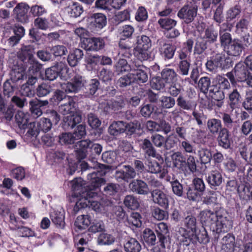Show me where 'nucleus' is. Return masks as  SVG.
<instances>
[{"mask_svg": "<svg viewBox=\"0 0 252 252\" xmlns=\"http://www.w3.org/2000/svg\"><path fill=\"white\" fill-rule=\"evenodd\" d=\"M199 218L201 223L208 226L217 233L228 232L233 227L232 221L227 217L226 211L222 208L215 212L208 209L200 212Z\"/></svg>", "mask_w": 252, "mask_h": 252, "instance_id": "1", "label": "nucleus"}, {"mask_svg": "<svg viewBox=\"0 0 252 252\" xmlns=\"http://www.w3.org/2000/svg\"><path fill=\"white\" fill-rule=\"evenodd\" d=\"M101 175L99 172H94L88 175L87 178L90 180L89 190H85L81 193L78 192L76 194V202L73 210L77 213L79 210L89 207L91 199L97 197V190L105 183L104 179L99 177Z\"/></svg>", "mask_w": 252, "mask_h": 252, "instance_id": "2", "label": "nucleus"}, {"mask_svg": "<svg viewBox=\"0 0 252 252\" xmlns=\"http://www.w3.org/2000/svg\"><path fill=\"white\" fill-rule=\"evenodd\" d=\"M33 49L30 46H25L18 53V58L23 63L22 66H15L11 72V75L15 81L24 78L25 71L27 67L29 71L36 72L39 68L40 64L33 57Z\"/></svg>", "mask_w": 252, "mask_h": 252, "instance_id": "3", "label": "nucleus"}, {"mask_svg": "<svg viewBox=\"0 0 252 252\" xmlns=\"http://www.w3.org/2000/svg\"><path fill=\"white\" fill-rule=\"evenodd\" d=\"M198 87L202 93L205 94L208 93L209 95L215 100L219 101L224 98L225 92L219 90L216 85H211V80L208 77H203L199 79Z\"/></svg>", "mask_w": 252, "mask_h": 252, "instance_id": "4", "label": "nucleus"}, {"mask_svg": "<svg viewBox=\"0 0 252 252\" xmlns=\"http://www.w3.org/2000/svg\"><path fill=\"white\" fill-rule=\"evenodd\" d=\"M86 83V80L83 77L75 73L69 82L63 83L61 86L66 93H76L84 87Z\"/></svg>", "mask_w": 252, "mask_h": 252, "instance_id": "5", "label": "nucleus"}, {"mask_svg": "<svg viewBox=\"0 0 252 252\" xmlns=\"http://www.w3.org/2000/svg\"><path fill=\"white\" fill-rule=\"evenodd\" d=\"M197 12V6L195 4L187 3L178 11V17L189 24L191 23L196 17Z\"/></svg>", "mask_w": 252, "mask_h": 252, "instance_id": "6", "label": "nucleus"}, {"mask_svg": "<svg viewBox=\"0 0 252 252\" xmlns=\"http://www.w3.org/2000/svg\"><path fill=\"white\" fill-rule=\"evenodd\" d=\"M104 46V40L100 37L84 38L81 42V47L86 51L96 52L103 49Z\"/></svg>", "mask_w": 252, "mask_h": 252, "instance_id": "7", "label": "nucleus"}, {"mask_svg": "<svg viewBox=\"0 0 252 252\" xmlns=\"http://www.w3.org/2000/svg\"><path fill=\"white\" fill-rule=\"evenodd\" d=\"M186 240L185 241L186 245H189L190 242L196 243L198 242L200 243H205L209 241L207 233L204 228H202L199 230V232L195 230V232L191 234H186L184 235Z\"/></svg>", "mask_w": 252, "mask_h": 252, "instance_id": "8", "label": "nucleus"}, {"mask_svg": "<svg viewBox=\"0 0 252 252\" xmlns=\"http://www.w3.org/2000/svg\"><path fill=\"white\" fill-rule=\"evenodd\" d=\"M158 51L160 55L165 59H171L173 58L176 47L171 44L167 43L163 38H160L157 40Z\"/></svg>", "mask_w": 252, "mask_h": 252, "instance_id": "9", "label": "nucleus"}, {"mask_svg": "<svg viewBox=\"0 0 252 252\" xmlns=\"http://www.w3.org/2000/svg\"><path fill=\"white\" fill-rule=\"evenodd\" d=\"M89 27L92 31L102 29L106 24V18L101 13H95L90 18Z\"/></svg>", "mask_w": 252, "mask_h": 252, "instance_id": "10", "label": "nucleus"}, {"mask_svg": "<svg viewBox=\"0 0 252 252\" xmlns=\"http://www.w3.org/2000/svg\"><path fill=\"white\" fill-rule=\"evenodd\" d=\"M67 71V67L62 62L58 63L55 65L45 70V78L50 81L56 79L60 73L63 71Z\"/></svg>", "mask_w": 252, "mask_h": 252, "instance_id": "11", "label": "nucleus"}, {"mask_svg": "<svg viewBox=\"0 0 252 252\" xmlns=\"http://www.w3.org/2000/svg\"><path fill=\"white\" fill-rule=\"evenodd\" d=\"M143 66L141 64H132V69H131L133 82L138 83H143L147 81L148 76L147 73L142 69Z\"/></svg>", "mask_w": 252, "mask_h": 252, "instance_id": "12", "label": "nucleus"}, {"mask_svg": "<svg viewBox=\"0 0 252 252\" xmlns=\"http://www.w3.org/2000/svg\"><path fill=\"white\" fill-rule=\"evenodd\" d=\"M152 200L161 207L167 208L169 205L168 195L163 191L156 189L151 192Z\"/></svg>", "mask_w": 252, "mask_h": 252, "instance_id": "13", "label": "nucleus"}, {"mask_svg": "<svg viewBox=\"0 0 252 252\" xmlns=\"http://www.w3.org/2000/svg\"><path fill=\"white\" fill-rule=\"evenodd\" d=\"M29 9V6L26 3L21 2L18 4L13 9V13L16 15V19L21 23L27 22V13Z\"/></svg>", "mask_w": 252, "mask_h": 252, "instance_id": "14", "label": "nucleus"}, {"mask_svg": "<svg viewBox=\"0 0 252 252\" xmlns=\"http://www.w3.org/2000/svg\"><path fill=\"white\" fill-rule=\"evenodd\" d=\"M234 72L238 81L244 82L248 78L251 71L247 67L246 63L244 62H240L235 65Z\"/></svg>", "mask_w": 252, "mask_h": 252, "instance_id": "15", "label": "nucleus"}, {"mask_svg": "<svg viewBox=\"0 0 252 252\" xmlns=\"http://www.w3.org/2000/svg\"><path fill=\"white\" fill-rule=\"evenodd\" d=\"M207 181L212 189L220 186L223 182L221 173L218 170H212L209 173Z\"/></svg>", "mask_w": 252, "mask_h": 252, "instance_id": "16", "label": "nucleus"}, {"mask_svg": "<svg viewBox=\"0 0 252 252\" xmlns=\"http://www.w3.org/2000/svg\"><path fill=\"white\" fill-rule=\"evenodd\" d=\"M129 189L139 194L145 195L149 192L147 184L141 180H134L129 185Z\"/></svg>", "mask_w": 252, "mask_h": 252, "instance_id": "17", "label": "nucleus"}, {"mask_svg": "<svg viewBox=\"0 0 252 252\" xmlns=\"http://www.w3.org/2000/svg\"><path fill=\"white\" fill-rule=\"evenodd\" d=\"M225 50L228 55L238 57L240 55L243 49L239 39H234L227 45Z\"/></svg>", "mask_w": 252, "mask_h": 252, "instance_id": "18", "label": "nucleus"}, {"mask_svg": "<svg viewBox=\"0 0 252 252\" xmlns=\"http://www.w3.org/2000/svg\"><path fill=\"white\" fill-rule=\"evenodd\" d=\"M48 104V101L47 100L41 101L38 99H35L30 101V109L31 110L32 116L36 118L40 116L42 114V112L40 109V107L42 106H46Z\"/></svg>", "mask_w": 252, "mask_h": 252, "instance_id": "19", "label": "nucleus"}, {"mask_svg": "<svg viewBox=\"0 0 252 252\" xmlns=\"http://www.w3.org/2000/svg\"><path fill=\"white\" fill-rule=\"evenodd\" d=\"M94 198H92L90 202L89 207L92 208L96 212L102 214H107V213L111 209L112 205L110 202L106 204L100 203L96 200H94Z\"/></svg>", "mask_w": 252, "mask_h": 252, "instance_id": "20", "label": "nucleus"}, {"mask_svg": "<svg viewBox=\"0 0 252 252\" xmlns=\"http://www.w3.org/2000/svg\"><path fill=\"white\" fill-rule=\"evenodd\" d=\"M84 56L83 51L78 48H76L71 51L68 56L67 62L71 66L77 65Z\"/></svg>", "mask_w": 252, "mask_h": 252, "instance_id": "21", "label": "nucleus"}, {"mask_svg": "<svg viewBox=\"0 0 252 252\" xmlns=\"http://www.w3.org/2000/svg\"><path fill=\"white\" fill-rule=\"evenodd\" d=\"M65 9L70 16L75 18L80 16L83 12L82 5L78 2H73L71 0Z\"/></svg>", "mask_w": 252, "mask_h": 252, "instance_id": "22", "label": "nucleus"}, {"mask_svg": "<svg viewBox=\"0 0 252 252\" xmlns=\"http://www.w3.org/2000/svg\"><path fill=\"white\" fill-rule=\"evenodd\" d=\"M92 141L86 139L79 141L77 144L78 155L81 159L86 158L88 151L91 149Z\"/></svg>", "mask_w": 252, "mask_h": 252, "instance_id": "23", "label": "nucleus"}, {"mask_svg": "<svg viewBox=\"0 0 252 252\" xmlns=\"http://www.w3.org/2000/svg\"><path fill=\"white\" fill-rule=\"evenodd\" d=\"M126 252H140L141 247L139 242L135 238L127 239L124 244Z\"/></svg>", "mask_w": 252, "mask_h": 252, "instance_id": "24", "label": "nucleus"}, {"mask_svg": "<svg viewBox=\"0 0 252 252\" xmlns=\"http://www.w3.org/2000/svg\"><path fill=\"white\" fill-rule=\"evenodd\" d=\"M82 121V116L78 113L67 116L63 119L64 127L66 128H73Z\"/></svg>", "mask_w": 252, "mask_h": 252, "instance_id": "25", "label": "nucleus"}, {"mask_svg": "<svg viewBox=\"0 0 252 252\" xmlns=\"http://www.w3.org/2000/svg\"><path fill=\"white\" fill-rule=\"evenodd\" d=\"M207 125L209 132L213 135L219 133L223 128L221 121L215 118L209 119Z\"/></svg>", "mask_w": 252, "mask_h": 252, "instance_id": "26", "label": "nucleus"}, {"mask_svg": "<svg viewBox=\"0 0 252 252\" xmlns=\"http://www.w3.org/2000/svg\"><path fill=\"white\" fill-rule=\"evenodd\" d=\"M88 185L86 187H84L85 185V181L81 178H78L71 181V185L72 189L74 191H76L75 194H78V192L81 193L85 190H89L90 185V180H89Z\"/></svg>", "mask_w": 252, "mask_h": 252, "instance_id": "27", "label": "nucleus"}, {"mask_svg": "<svg viewBox=\"0 0 252 252\" xmlns=\"http://www.w3.org/2000/svg\"><path fill=\"white\" fill-rule=\"evenodd\" d=\"M91 223V218L88 215H82L79 216L75 221V226L79 230L87 228Z\"/></svg>", "mask_w": 252, "mask_h": 252, "instance_id": "28", "label": "nucleus"}, {"mask_svg": "<svg viewBox=\"0 0 252 252\" xmlns=\"http://www.w3.org/2000/svg\"><path fill=\"white\" fill-rule=\"evenodd\" d=\"M75 102L71 98L67 97L65 103L61 104L59 107V111L63 115L71 114L75 110Z\"/></svg>", "mask_w": 252, "mask_h": 252, "instance_id": "29", "label": "nucleus"}, {"mask_svg": "<svg viewBox=\"0 0 252 252\" xmlns=\"http://www.w3.org/2000/svg\"><path fill=\"white\" fill-rule=\"evenodd\" d=\"M87 61L89 63H94L97 64L99 63L102 65H111L112 63L110 58L107 56H90L87 58Z\"/></svg>", "mask_w": 252, "mask_h": 252, "instance_id": "30", "label": "nucleus"}, {"mask_svg": "<svg viewBox=\"0 0 252 252\" xmlns=\"http://www.w3.org/2000/svg\"><path fill=\"white\" fill-rule=\"evenodd\" d=\"M219 145L225 148H228L230 146V141L229 138V133L227 130L223 128L219 133L218 137Z\"/></svg>", "mask_w": 252, "mask_h": 252, "instance_id": "31", "label": "nucleus"}, {"mask_svg": "<svg viewBox=\"0 0 252 252\" xmlns=\"http://www.w3.org/2000/svg\"><path fill=\"white\" fill-rule=\"evenodd\" d=\"M177 74L173 69L164 68L161 72V77L165 83H173L176 80Z\"/></svg>", "mask_w": 252, "mask_h": 252, "instance_id": "32", "label": "nucleus"}, {"mask_svg": "<svg viewBox=\"0 0 252 252\" xmlns=\"http://www.w3.org/2000/svg\"><path fill=\"white\" fill-rule=\"evenodd\" d=\"M126 131L125 122L118 121L113 122L109 127L110 133L113 135H117L119 133H123Z\"/></svg>", "mask_w": 252, "mask_h": 252, "instance_id": "33", "label": "nucleus"}, {"mask_svg": "<svg viewBox=\"0 0 252 252\" xmlns=\"http://www.w3.org/2000/svg\"><path fill=\"white\" fill-rule=\"evenodd\" d=\"M241 12V8L239 5H235L230 7L226 13V19L227 22H231L238 18Z\"/></svg>", "mask_w": 252, "mask_h": 252, "instance_id": "34", "label": "nucleus"}, {"mask_svg": "<svg viewBox=\"0 0 252 252\" xmlns=\"http://www.w3.org/2000/svg\"><path fill=\"white\" fill-rule=\"evenodd\" d=\"M222 249L226 252L232 250L235 244V237L230 234H227L222 239Z\"/></svg>", "mask_w": 252, "mask_h": 252, "instance_id": "35", "label": "nucleus"}, {"mask_svg": "<svg viewBox=\"0 0 252 252\" xmlns=\"http://www.w3.org/2000/svg\"><path fill=\"white\" fill-rule=\"evenodd\" d=\"M29 114L25 113L22 111L17 112L15 115V119L20 128L25 129L26 128L29 120Z\"/></svg>", "mask_w": 252, "mask_h": 252, "instance_id": "36", "label": "nucleus"}, {"mask_svg": "<svg viewBox=\"0 0 252 252\" xmlns=\"http://www.w3.org/2000/svg\"><path fill=\"white\" fill-rule=\"evenodd\" d=\"M146 170L152 174H157L161 171V165L156 160L148 159L146 163Z\"/></svg>", "mask_w": 252, "mask_h": 252, "instance_id": "37", "label": "nucleus"}, {"mask_svg": "<svg viewBox=\"0 0 252 252\" xmlns=\"http://www.w3.org/2000/svg\"><path fill=\"white\" fill-rule=\"evenodd\" d=\"M143 239L149 245H154L156 242V236L154 232L149 229L146 228L143 232Z\"/></svg>", "mask_w": 252, "mask_h": 252, "instance_id": "38", "label": "nucleus"}, {"mask_svg": "<svg viewBox=\"0 0 252 252\" xmlns=\"http://www.w3.org/2000/svg\"><path fill=\"white\" fill-rule=\"evenodd\" d=\"M50 218L53 222L57 226L63 227L64 225V215L63 213L54 211L51 213Z\"/></svg>", "mask_w": 252, "mask_h": 252, "instance_id": "39", "label": "nucleus"}, {"mask_svg": "<svg viewBox=\"0 0 252 252\" xmlns=\"http://www.w3.org/2000/svg\"><path fill=\"white\" fill-rule=\"evenodd\" d=\"M171 159L175 167L181 168L186 163L185 158L180 152L173 153L171 156Z\"/></svg>", "mask_w": 252, "mask_h": 252, "instance_id": "40", "label": "nucleus"}, {"mask_svg": "<svg viewBox=\"0 0 252 252\" xmlns=\"http://www.w3.org/2000/svg\"><path fill=\"white\" fill-rule=\"evenodd\" d=\"M151 46V41L148 36L142 35L137 37L136 46L135 47L150 49Z\"/></svg>", "mask_w": 252, "mask_h": 252, "instance_id": "41", "label": "nucleus"}, {"mask_svg": "<svg viewBox=\"0 0 252 252\" xmlns=\"http://www.w3.org/2000/svg\"><path fill=\"white\" fill-rule=\"evenodd\" d=\"M142 148L148 156L158 158L156 150L149 140L145 139L143 140Z\"/></svg>", "mask_w": 252, "mask_h": 252, "instance_id": "42", "label": "nucleus"}, {"mask_svg": "<svg viewBox=\"0 0 252 252\" xmlns=\"http://www.w3.org/2000/svg\"><path fill=\"white\" fill-rule=\"evenodd\" d=\"M148 49L135 47L134 48V55L140 61H146L150 57Z\"/></svg>", "mask_w": 252, "mask_h": 252, "instance_id": "43", "label": "nucleus"}, {"mask_svg": "<svg viewBox=\"0 0 252 252\" xmlns=\"http://www.w3.org/2000/svg\"><path fill=\"white\" fill-rule=\"evenodd\" d=\"M115 241V238L111 234L107 233L100 234L98 238V242L102 245H111Z\"/></svg>", "mask_w": 252, "mask_h": 252, "instance_id": "44", "label": "nucleus"}, {"mask_svg": "<svg viewBox=\"0 0 252 252\" xmlns=\"http://www.w3.org/2000/svg\"><path fill=\"white\" fill-rule=\"evenodd\" d=\"M198 156L202 164H206L210 162L212 155L210 150L202 148L198 151Z\"/></svg>", "mask_w": 252, "mask_h": 252, "instance_id": "45", "label": "nucleus"}, {"mask_svg": "<svg viewBox=\"0 0 252 252\" xmlns=\"http://www.w3.org/2000/svg\"><path fill=\"white\" fill-rule=\"evenodd\" d=\"M224 24H222L220 30V41L222 46H223L224 49L227 45L231 42L233 40L231 38V34L227 32L222 31V26H224Z\"/></svg>", "mask_w": 252, "mask_h": 252, "instance_id": "46", "label": "nucleus"}, {"mask_svg": "<svg viewBox=\"0 0 252 252\" xmlns=\"http://www.w3.org/2000/svg\"><path fill=\"white\" fill-rule=\"evenodd\" d=\"M184 224L188 229H189V233L187 234H191L195 232L196 230V220L194 217L192 216H188L184 220ZM186 233L185 234L186 235Z\"/></svg>", "mask_w": 252, "mask_h": 252, "instance_id": "47", "label": "nucleus"}, {"mask_svg": "<svg viewBox=\"0 0 252 252\" xmlns=\"http://www.w3.org/2000/svg\"><path fill=\"white\" fill-rule=\"evenodd\" d=\"M116 71L118 73L130 71L132 69V66L128 65L125 59H120L115 66Z\"/></svg>", "mask_w": 252, "mask_h": 252, "instance_id": "48", "label": "nucleus"}, {"mask_svg": "<svg viewBox=\"0 0 252 252\" xmlns=\"http://www.w3.org/2000/svg\"><path fill=\"white\" fill-rule=\"evenodd\" d=\"M59 142L61 145H69L74 143L75 140L71 133H63L59 136Z\"/></svg>", "mask_w": 252, "mask_h": 252, "instance_id": "49", "label": "nucleus"}, {"mask_svg": "<svg viewBox=\"0 0 252 252\" xmlns=\"http://www.w3.org/2000/svg\"><path fill=\"white\" fill-rule=\"evenodd\" d=\"M229 98V104L231 108H234L238 105L241 96L237 89L233 90L228 94Z\"/></svg>", "mask_w": 252, "mask_h": 252, "instance_id": "50", "label": "nucleus"}, {"mask_svg": "<svg viewBox=\"0 0 252 252\" xmlns=\"http://www.w3.org/2000/svg\"><path fill=\"white\" fill-rule=\"evenodd\" d=\"M161 106L163 108L170 109L175 104V100L173 97L168 96H162L159 99Z\"/></svg>", "mask_w": 252, "mask_h": 252, "instance_id": "51", "label": "nucleus"}, {"mask_svg": "<svg viewBox=\"0 0 252 252\" xmlns=\"http://www.w3.org/2000/svg\"><path fill=\"white\" fill-rule=\"evenodd\" d=\"M127 220L129 225H131L136 227H139L142 225L141 216L140 214L137 212L132 213L130 216L127 218Z\"/></svg>", "mask_w": 252, "mask_h": 252, "instance_id": "52", "label": "nucleus"}, {"mask_svg": "<svg viewBox=\"0 0 252 252\" xmlns=\"http://www.w3.org/2000/svg\"><path fill=\"white\" fill-rule=\"evenodd\" d=\"M150 85L152 88L156 90H161L164 88L165 82L162 77H153L150 81Z\"/></svg>", "mask_w": 252, "mask_h": 252, "instance_id": "53", "label": "nucleus"}, {"mask_svg": "<svg viewBox=\"0 0 252 252\" xmlns=\"http://www.w3.org/2000/svg\"><path fill=\"white\" fill-rule=\"evenodd\" d=\"M177 103L179 107L186 110H190L192 109L193 106V102L191 101L186 100L182 95H180L177 98Z\"/></svg>", "mask_w": 252, "mask_h": 252, "instance_id": "54", "label": "nucleus"}, {"mask_svg": "<svg viewBox=\"0 0 252 252\" xmlns=\"http://www.w3.org/2000/svg\"><path fill=\"white\" fill-rule=\"evenodd\" d=\"M124 204L126 206L131 210L136 209L139 206L137 199L132 195H127L125 197Z\"/></svg>", "mask_w": 252, "mask_h": 252, "instance_id": "55", "label": "nucleus"}, {"mask_svg": "<svg viewBox=\"0 0 252 252\" xmlns=\"http://www.w3.org/2000/svg\"><path fill=\"white\" fill-rule=\"evenodd\" d=\"M171 183L173 193L178 196H182L183 193V186L177 180L172 179L171 181L167 179Z\"/></svg>", "mask_w": 252, "mask_h": 252, "instance_id": "56", "label": "nucleus"}, {"mask_svg": "<svg viewBox=\"0 0 252 252\" xmlns=\"http://www.w3.org/2000/svg\"><path fill=\"white\" fill-rule=\"evenodd\" d=\"M215 81L219 85V88L224 91H227L230 88V84L226 78L218 75L215 78Z\"/></svg>", "mask_w": 252, "mask_h": 252, "instance_id": "57", "label": "nucleus"}, {"mask_svg": "<svg viewBox=\"0 0 252 252\" xmlns=\"http://www.w3.org/2000/svg\"><path fill=\"white\" fill-rule=\"evenodd\" d=\"M105 229V225L103 221L100 220H95L92 223L89 227V231L93 233L101 232Z\"/></svg>", "mask_w": 252, "mask_h": 252, "instance_id": "58", "label": "nucleus"}, {"mask_svg": "<svg viewBox=\"0 0 252 252\" xmlns=\"http://www.w3.org/2000/svg\"><path fill=\"white\" fill-rule=\"evenodd\" d=\"M37 126H39L40 130L46 132L50 130L52 124L50 119L43 118L37 123Z\"/></svg>", "mask_w": 252, "mask_h": 252, "instance_id": "59", "label": "nucleus"}, {"mask_svg": "<svg viewBox=\"0 0 252 252\" xmlns=\"http://www.w3.org/2000/svg\"><path fill=\"white\" fill-rule=\"evenodd\" d=\"M220 68L223 69L227 67L226 59L224 54H217L212 57Z\"/></svg>", "mask_w": 252, "mask_h": 252, "instance_id": "60", "label": "nucleus"}, {"mask_svg": "<svg viewBox=\"0 0 252 252\" xmlns=\"http://www.w3.org/2000/svg\"><path fill=\"white\" fill-rule=\"evenodd\" d=\"M158 23L162 28L165 29L167 31L168 30L175 27L177 24V22L174 20L165 18L160 19L158 20Z\"/></svg>", "mask_w": 252, "mask_h": 252, "instance_id": "61", "label": "nucleus"}, {"mask_svg": "<svg viewBox=\"0 0 252 252\" xmlns=\"http://www.w3.org/2000/svg\"><path fill=\"white\" fill-rule=\"evenodd\" d=\"M72 134L75 140L81 139L86 135V125L83 124L78 125Z\"/></svg>", "mask_w": 252, "mask_h": 252, "instance_id": "62", "label": "nucleus"}, {"mask_svg": "<svg viewBox=\"0 0 252 252\" xmlns=\"http://www.w3.org/2000/svg\"><path fill=\"white\" fill-rule=\"evenodd\" d=\"M190 62L187 60L180 61L178 64V71L182 75H187L190 67Z\"/></svg>", "mask_w": 252, "mask_h": 252, "instance_id": "63", "label": "nucleus"}, {"mask_svg": "<svg viewBox=\"0 0 252 252\" xmlns=\"http://www.w3.org/2000/svg\"><path fill=\"white\" fill-rule=\"evenodd\" d=\"M204 37L209 42H214L217 40L218 32L212 27H209L205 31Z\"/></svg>", "mask_w": 252, "mask_h": 252, "instance_id": "64", "label": "nucleus"}]
</instances>
